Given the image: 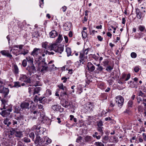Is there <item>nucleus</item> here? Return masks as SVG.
<instances>
[{
  "label": "nucleus",
  "instance_id": "14",
  "mask_svg": "<svg viewBox=\"0 0 146 146\" xmlns=\"http://www.w3.org/2000/svg\"><path fill=\"white\" fill-rule=\"evenodd\" d=\"M41 50L39 48H35L31 53V55L34 56H37L40 53Z\"/></svg>",
  "mask_w": 146,
  "mask_h": 146
},
{
  "label": "nucleus",
  "instance_id": "32",
  "mask_svg": "<svg viewBox=\"0 0 146 146\" xmlns=\"http://www.w3.org/2000/svg\"><path fill=\"white\" fill-rule=\"evenodd\" d=\"M62 39L63 37L62 36V35L60 34L59 35L58 38L56 40V42L59 43H60L62 41Z\"/></svg>",
  "mask_w": 146,
  "mask_h": 146
},
{
  "label": "nucleus",
  "instance_id": "46",
  "mask_svg": "<svg viewBox=\"0 0 146 146\" xmlns=\"http://www.w3.org/2000/svg\"><path fill=\"white\" fill-rule=\"evenodd\" d=\"M24 141L26 143H29L30 142V139L27 137H25L23 139Z\"/></svg>",
  "mask_w": 146,
  "mask_h": 146
},
{
  "label": "nucleus",
  "instance_id": "49",
  "mask_svg": "<svg viewBox=\"0 0 146 146\" xmlns=\"http://www.w3.org/2000/svg\"><path fill=\"white\" fill-rule=\"evenodd\" d=\"M67 91H63L60 93V96L61 97H63L65 95H67Z\"/></svg>",
  "mask_w": 146,
  "mask_h": 146
},
{
  "label": "nucleus",
  "instance_id": "38",
  "mask_svg": "<svg viewBox=\"0 0 146 146\" xmlns=\"http://www.w3.org/2000/svg\"><path fill=\"white\" fill-rule=\"evenodd\" d=\"M82 37L83 38H85L87 36V34L86 31H82Z\"/></svg>",
  "mask_w": 146,
  "mask_h": 146
},
{
  "label": "nucleus",
  "instance_id": "55",
  "mask_svg": "<svg viewBox=\"0 0 146 146\" xmlns=\"http://www.w3.org/2000/svg\"><path fill=\"white\" fill-rule=\"evenodd\" d=\"M92 57L95 60H97L98 59V57L95 54H92Z\"/></svg>",
  "mask_w": 146,
  "mask_h": 146
},
{
  "label": "nucleus",
  "instance_id": "62",
  "mask_svg": "<svg viewBox=\"0 0 146 146\" xmlns=\"http://www.w3.org/2000/svg\"><path fill=\"white\" fill-rule=\"evenodd\" d=\"M142 136L143 137V139L145 141H146V134L145 133H143Z\"/></svg>",
  "mask_w": 146,
  "mask_h": 146
},
{
  "label": "nucleus",
  "instance_id": "18",
  "mask_svg": "<svg viewBox=\"0 0 146 146\" xmlns=\"http://www.w3.org/2000/svg\"><path fill=\"white\" fill-rule=\"evenodd\" d=\"M131 77V75L130 74H128L127 75L125 74H122L121 79L123 81H127L129 80Z\"/></svg>",
  "mask_w": 146,
  "mask_h": 146
},
{
  "label": "nucleus",
  "instance_id": "21",
  "mask_svg": "<svg viewBox=\"0 0 146 146\" xmlns=\"http://www.w3.org/2000/svg\"><path fill=\"white\" fill-rule=\"evenodd\" d=\"M7 110L9 112L7 111V110H3L0 113V114L4 117H5L7 115H8L10 114L9 112H11L12 110Z\"/></svg>",
  "mask_w": 146,
  "mask_h": 146
},
{
  "label": "nucleus",
  "instance_id": "28",
  "mask_svg": "<svg viewBox=\"0 0 146 146\" xmlns=\"http://www.w3.org/2000/svg\"><path fill=\"white\" fill-rule=\"evenodd\" d=\"M133 102L132 100H129L127 103V108L129 109H131L133 106Z\"/></svg>",
  "mask_w": 146,
  "mask_h": 146
},
{
  "label": "nucleus",
  "instance_id": "39",
  "mask_svg": "<svg viewBox=\"0 0 146 146\" xmlns=\"http://www.w3.org/2000/svg\"><path fill=\"white\" fill-rule=\"evenodd\" d=\"M104 69V68L102 66H99V67H97L96 69V71H97L99 73L100 72L102 71Z\"/></svg>",
  "mask_w": 146,
  "mask_h": 146
},
{
  "label": "nucleus",
  "instance_id": "43",
  "mask_svg": "<svg viewBox=\"0 0 146 146\" xmlns=\"http://www.w3.org/2000/svg\"><path fill=\"white\" fill-rule=\"evenodd\" d=\"M34 84H33L34 86H36L40 85V82L38 81H33Z\"/></svg>",
  "mask_w": 146,
  "mask_h": 146
},
{
  "label": "nucleus",
  "instance_id": "27",
  "mask_svg": "<svg viewBox=\"0 0 146 146\" xmlns=\"http://www.w3.org/2000/svg\"><path fill=\"white\" fill-rule=\"evenodd\" d=\"M13 72L15 74H17L19 72V70L16 64H14L13 66Z\"/></svg>",
  "mask_w": 146,
  "mask_h": 146
},
{
  "label": "nucleus",
  "instance_id": "16",
  "mask_svg": "<svg viewBox=\"0 0 146 146\" xmlns=\"http://www.w3.org/2000/svg\"><path fill=\"white\" fill-rule=\"evenodd\" d=\"M84 141L89 143H91L93 138L91 136L88 135L84 136Z\"/></svg>",
  "mask_w": 146,
  "mask_h": 146
},
{
  "label": "nucleus",
  "instance_id": "36",
  "mask_svg": "<svg viewBox=\"0 0 146 146\" xmlns=\"http://www.w3.org/2000/svg\"><path fill=\"white\" fill-rule=\"evenodd\" d=\"M103 65L104 66H106L109 64V61L108 59H106L104 60L103 62Z\"/></svg>",
  "mask_w": 146,
  "mask_h": 146
},
{
  "label": "nucleus",
  "instance_id": "24",
  "mask_svg": "<svg viewBox=\"0 0 146 146\" xmlns=\"http://www.w3.org/2000/svg\"><path fill=\"white\" fill-rule=\"evenodd\" d=\"M104 83L103 82H99L98 83L97 86L102 90H104Z\"/></svg>",
  "mask_w": 146,
  "mask_h": 146
},
{
  "label": "nucleus",
  "instance_id": "33",
  "mask_svg": "<svg viewBox=\"0 0 146 146\" xmlns=\"http://www.w3.org/2000/svg\"><path fill=\"white\" fill-rule=\"evenodd\" d=\"M52 110H60L61 109V106L58 104L53 105L52 106Z\"/></svg>",
  "mask_w": 146,
  "mask_h": 146
},
{
  "label": "nucleus",
  "instance_id": "52",
  "mask_svg": "<svg viewBox=\"0 0 146 146\" xmlns=\"http://www.w3.org/2000/svg\"><path fill=\"white\" fill-rule=\"evenodd\" d=\"M139 70L140 68L138 66H135L134 69V71L135 72H138L139 71Z\"/></svg>",
  "mask_w": 146,
  "mask_h": 146
},
{
  "label": "nucleus",
  "instance_id": "48",
  "mask_svg": "<svg viewBox=\"0 0 146 146\" xmlns=\"http://www.w3.org/2000/svg\"><path fill=\"white\" fill-rule=\"evenodd\" d=\"M113 67L110 66H108L106 68V70L108 71H110L113 69Z\"/></svg>",
  "mask_w": 146,
  "mask_h": 146
},
{
  "label": "nucleus",
  "instance_id": "34",
  "mask_svg": "<svg viewBox=\"0 0 146 146\" xmlns=\"http://www.w3.org/2000/svg\"><path fill=\"white\" fill-rule=\"evenodd\" d=\"M108 137L107 136L105 135L103 138L102 140V141L104 143H106L108 141Z\"/></svg>",
  "mask_w": 146,
  "mask_h": 146
},
{
  "label": "nucleus",
  "instance_id": "51",
  "mask_svg": "<svg viewBox=\"0 0 146 146\" xmlns=\"http://www.w3.org/2000/svg\"><path fill=\"white\" fill-rule=\"evenodd\" d=\"M1 106H2L3 107V108H1L0 110H3V109H4V110H11V109L7 108H5V105L4 103H2Z\"/></svg>",
  "mask_w": 146,
  "mask_h": 146
},
{
  "label": "nucleus",
  "instance_id": "2",
  "mask_svg": "<svg viewBox=\"0 0 146 146\" xmlns=\"http://www.w3.org/2000/svg\"><path fill=\"white\" fill-rule=\"evenodd\" d=\"M31 113L32 115H34V119H36L38 115H40V117L38 118L41 121V123H44L46 122L47 119V117L45 116V113L42 112V113L40 111L38 110H32Z\"/></svg>",
  "mask_w": 146,
  "mask_h": 146
},
{
  "label": "nucleus",
  "instance_id": "57",
  "mask_svg": "<svg viewBox=\"0 0 146 146\" xmlns=\"http://www.w3.org/2000/svg\"><path fill=\"white\" fill-rule=\"evenodd\" d=\"M27 83H29V84L28 85V86H34L33 85V84H34L33 81L32 82L31 81V79H30V82Z\"/></svg>",
  "mask_w": 146,
  "mask_h": 146
},
{
  "label": "nucleus",
  "instance_id": "20",
  "mask_svg": "<svg viewBox=\"0 0 146 146\" xmlns=\"http://www.w3.org/2000/svg\"><path fill=\"white\" fill-rule=\"evenodd\" d=\"M128 84H130V86L131 87L136 88L137 87L138 83L136 82L130 81L128 82Z\"/></svg>",
  "mask_w": 146,
  "mask_h": 146
},
{
  "label": "nucleus",
  "instance_id": "40",
  "mask_svg": "<svg viewBox=\"0 0 146 146\" xmlns=\"http://www.w3.org/2000/svg\"><path fill=\"white\" fill-rule=\"evenodd\" d=\"M100 98L102 100L106 99L107 98V96L106 94H103L100 95Z\"/></svg>",
  "mask_w": 146,
  "mask_h": 146
},
{
  "label": "nucleus",
  "instance_id": "42",
  "mask_svg": "<svg viewBox=\"0 0 146 146\" xmlns=\"http://www.w3.org/2000/svg\"><path fill=\"white\" fill-rule=\"evenodd\" d=\"M138 96H141L143 98L145 97L146 95L145 94L143 93L141 91H140L138 93Z\"/></svg>",
  "mask_w": 146,
  "mask_h": 146
},
{
  "label": "nucleus",
  "instance_id": "8",
  "mask_svg": "<svg viewBox=\"0 0 146 146\" xmlns=\"http://www.w3.org/2000/svg\"><path fill=\"white\" fill-rule=\"evenodd\" d=\"M32 129L33 130H35L36 133L38 135H41L43 134L44 132L43 128L40 127H38L36 125H34L32 128Z\"/></svg>",
  "mask_w": 146,
  "mask_h": 146
},
{
  "label": "nucleus",
  "instance_id": "35",
  "mask_svg": "<svg viewBox=\"0 0 146 146\" xmlns=\"http://www.w3.org/2000/svg\"><path fill=\"white\" fill-rule=\"evenodd\" d=\"M138 29L139 31L142 32L146 31V29L145 27L143 26L140 25L138 27Z\"/></svg>",
  "mask_w": 146,
  "mask_h": 146
},
{
  "label": "nucleus",
  "instance_id": "50",
  "mask_svg": "<svg viewBox=\"0 0 146 146\" xmlns=\"http://www.w3.org/2000/svg\"><path fill=\"white\" fill-rule=\"evenodd\" d=\"M95 145L97 146H104V144L101 142H96Z\"/></svg>",
  "mask_w": 146,
  "mask_h": 146
},
{
  "label": "nucleus",
  "instance_id": "60",
  "mask_svg": "<svg viewBox=\"0 0 146 146\" xmlns=\"http://www.w3.org/2000/svg\"><path fill=\"white\" fill-rule=\"evenodd\" d=\"M113 139L115 143H117L118 141L117 137L115 136H114L113 137Z\"/></svg>",
  "mask_w": 146,
  "mask_h": 146
},
{
  "label": "nucleus",
  "instance_id": "6",
  "mask_svg": "<svg viewBox=\"0 0 146 146\" xmlns=\"http://www.w3.org/2000/svg\"><path fill=\"white\" fill-rule=\"evenodd\" d=\"M96 123L97 126V130L99 132V134L102 135L104 134L103 131L104 128L103 127V122L101 120H100L97 121Z\"/></svg>",
  "mask_w": 146,
  "mask_h": 146
},
{
  "label": "nucleus",
  "instance_id": "45",
  "mask_svg": "<svg viewBox=\"0 0 146 146\" xmlns=\"http://www.w3.org/2000/svg\"><path fill=\"white\" fill-rule=\"evenodd\" d=\"M131 56L132 58H135L137 56L136 53L135 52H132L131 54Z\"/></svg>",
  "mask_w": 146,
  "mask_h": 146
},
{
  "label": "nucleus",
  "instance_id": "4",
  "mask_svg": "<svg viewBox=\"0 0 146 146\" xmlns=\"http://www.w3.org/2000/svg\"><path fill=\"white\" fill-rule=\"evenodd\" d=\"M89 48H88L85 49H83L80 52L79 57L81 60H80V62L82 61H84V59L87 58V55L88 54Z\"/></svg>",
  "mask_w": 146,
  "mask_h": 146
},
{
  "label": "nucleus",
  "instance_id": "53",
  "mask_svg": "<svg viewBox=\"0 0 146 146\" xmlns=\"http://www.w3.org/2000/svg\"><path fill=\"white\" fill-rule=\"evenodd\" d=\"M82 137L81 136H79L78 137L76 140V142L79 143L80 142L81 140L82 139Z\"/></svg>",
  "mask_w": 146,
  "mask_h": 146
},
{
  "label": "nucleus",
  "instance_id": "41",
  "mask_svg": "<svg viewBox=\"0 0 146 146\" xmlns=\"http://www.w3.org/2000/svg\"><path fill=\"white\" fill-rule=\"evenodd\" d=\"M66 51L67 52V55L69 56L71 55V52L70 48H67L66 49Z\"/></svg>",
  "mask_w": 146,
  "mask_h": 146
},
{
  "label": "nucleus",
  "instance_id": "47",
  "mask_svg": "<svg viewBox=\"0 0 146 146\" xmlns=\"http://www.w3.org/2000/svg\"><path fill=\"white\" fill-rule=\"evenodd\" d=\"M29 137L33 140H34L35 137V134L34 132H31L29 134Z\"/></svg>",
  "mask_w": 146,
  "mask_h": 146
},
{
  "label": "nucleus",
  "instance_id": "7",
  "mask_svg": "<svg viewBox=\"0 0 146 146\" xmlns=\"http://www.w3.org/2000/svg\"><path fill=\"white\" fill-rule=\"evenodd\" d=\"M41 90V88L40 87H36L35 88L29 87L28 88L29 92V94H33V95L38 93Z\"/></svg>",
  "mask_w": 146,
  "mask_h": 146
},
{
  "label": "nucleus",
  "instance_id": "3",
  "mask_svg": "<svg viewBox=\"0 0 146 146\" xmlns=\"http://www.w3.org/2000/svg\"><path fill=\"white\" fill-rule=\"evenodd\" d=\"M12 50V53L16 56L20 54L23 55L25 56L29 52V50L26 49H23V50H21L12 48L10 50V52H11Z\"/></svg>",
  "mask_w": 146,
  "mask_h": 146
},
{
  "label": "nucleus",
  "instance_id": "63",
  "mask_svg": "<svg viewBox=\"0 0 146 146\" xmlns=\"http://www.w3.org/2000/svg\"><path fill=\"white\" fill-rule=\"evenodd\" d=\"M97 38L98 39V40L100 41H102V39H103V38L101 37V36H100V35H98L97 36Z\"/></svg>",
  "mask_w": 146,
  "mask_h": 146
},
{
  "label": "nucleus",
  "instance_id": "59",
  "mask_svg": "<svg viewBox=\"0 0 146 146\" xmlns=\"http://www.w3.org/2000/svg\"><path fill=\"white\" fill-rule=\"evenodd\" d=\"M4 88L2 86H1L0 87V93H3V90Z\"/></svg>",
  "mask_w": 146,
  "mask_h": 146
},
{
  "label": "nucleus",
  "instance_id": "64",
  "mask_svg": "<svg viewBox=\"0 0 146 146\" xmlns=\"http://www.w3.org/2000/svg\"><path fill=\"white\" fill-rule=\"evenodd\" d=\"M9 121L8 119L7 118H6L4 120L3 123L5 125H7V122Z\"/></svg>",
  "mask_w": 146,
  "mask_h": 146
},
{
  "label": "nucleus",
  "instance_id": "17",
  "mask_svg": "<svg viewBox=\"0 0 146 146\" xmlns=\"http://www.w3.org/2000/svg\"><path fill=\"white\" fill-rule=\"evenodd\" d=\"M20 107L22 109H29V103L23 102L21 104Z\"/></svg>",
  "mask_w": 146,
  "mask_h": 146
},
{
  "label": "nucleus",
  "instance_id": "58",
  "mask_svg": "<svg viewBox=\"0 0 146 146\" xmlns=\"http://www.w3.org/2000/svg\"><path fill=\"white\" fill-rule=\"evenodd\" d=\"M67 78L65 77H63L62 78H61V80H63V83H65L67 80Z\"/></svg>",
  "mask_w": 146,
  "mask_h": 146
},
{
  "label": "nucleus",
  "instance_id": "23",
  "mask_svg": "<svg viewBox=\"0 0 146 146\" xmlns=\"http://www.w3.org/2000/svg\"><path fill=\"white\" fill-rule=\"evenodd\" d=\"M9 92V90L7 88H4L3 93V94L4 98L6 97Z\"/></svg>",
  "mask_w": 146,
  "mask_h": 146
},
{
  "label": "nucleus",
  "instance_id": "61",
  "mask_svg": "<svg viewBox=\"0 0 146 146\" xmlns=\"http://www.w3.org/2000/svg\"><path fill=\"white\" fill-rule=\"evenodd\" d=\"M108 112H109V111H108L107 112H106V111H105L103 110V111H102L101 115L102 116H103V115H104L105 116H106V115L107 113Z\"/></svg>",
  "mask_w": 146,
  "mask_h": 146
},
{
  "label": "nucleus",
  "instance_id": "12",
  "mask_svg": "<svg viewBox=\"0 0 146 146\" xmlns=\"http://www.w3.org/2000/svg\"><path fill=\"white\" fill-rule=\"evenodd\" d=\"M19 80L26 83L30 82V79L25 75L21 74L19 78Z\"/></svg>",
  "mask_w": 146,
  "mask_h": 146
},
{
  "label": "nucleus",
  "instance_id": "22",
  "mask_svg": "<svg viewBox=\"0 0 146 146\" xmlns=\"http://www.w3.org/2000/svg\"><path fill=\"white\" fill-rule=\"evenodd\" d=\"M49 35L50 37L54 38L58 35V33L56 31L53 30L49 33Z\"/></svg>",
  "mask_w": 146,
  "mask_h": 146
},
{
  "label": "nucleus",
  "instance_id": "11",
  "mask_svg": "<svg viewBox=\"0 0 146 146\" xmlns=\"http://www.w3.org/2000/svg\"><path fill=\"white\" fill-rule=\"evenodd\" d=\"M39 63L40 65H42V67L41 70V71L43 72L46 71L48 68V67L46 66L47 64L45 62L44 60L43 59L42 61L40 62Z\"/></svg>",
  "mask_w": 146,
  "mask_h": 146
},
{
  "label": "nucleus",
  "instance_id": "15",
  "mask_svg": "<svg viewBox=\"0 0 146 146\" xmlns=\"http://www.w3.org/2000/svg\"><path fill=\"white\" fill-rule=\"evenodd\" d=\"M0 53L3 56L9 57L11 59L12 56V55L10 54L8 50H3L1 51Z\"/></svg>",
  "mask_w": 146,
  "mask_h": 146
},
{
  "label": "nucleus",
  "instance_id": "30",
  "mask_svg": "<svg viewBox=\"0 0 146 146\" xmlns=\"http://www.w3.org/2000/svg\"><path fill=\"white\" fill-rule=\"evenodd\" d=\"M14 85L13 86V87L16 88H18L21 87V85L19 81L14 82H13Z\"/></svg>",
  "mask_w": 146,
  "mask_h": 146
},
{
  "label": "nucleus",
  "instance_id": "1",
  "mask_svg": "<svg viewBox=\"0 0 146 146\" xmlns=\"http://www.w3.org/2000/svg\"><path fill=\"white\" fill-rule=\"evenodd\" d=\"M42 46L46 49L50 50H53L56 52L61 54L63 51V47L59 46L56 44H51L47 42H43Z\"/></svg>",
  "mask_w": 146,
  "mask_h": 146
},
{
  "label": "nucleus",
  "instance_id": "54",
  "mask_svg": "<svg viewBox=\"0 0 146 146\" xmlns=\"http://www.w3.org/2000/svg\"><path fill=\"white\" fill-rule=\"evenodd\" d=\"M142 99L141 98L140 96H138L137 98V102L138 104L140 103L141 102H142Z\"/></svg>",
  "mask_w": 146,
  "mask_h": 146
},
{
  "label": "nucleus",
  "instance_id": "56",
  "mask_svg": "<svg viewBox=\"0 0 146 146\" xmlns=\"http://www.w3.org/2000/svg\"><path fill=\"white\" fill-rule=\"evenodd\" d=\"M67 9V7L66 6H64L62 7L61 9L62 10L63 12H65Z\"/></svg>",
  "mask_w": 146,
  "mask_h": 146
},
{
  "label": "nucleus",
  "instance_id": "13",
  "mask_svg": "<svg viewBox=\"0 0 146 146\" xmlns=\"http://www.w3.org/2000/svg\"><path fill=\"white\" fill-rule=\"evenodd\" d=\"M87 67L89 72H93L95 69V66L91 62L87 63Z\"/></svg>",
  "mask_w": 146,
  "mask_h": 146
},
{
  "label": "nucleus",
  "instance_id": "5",
  "mask_svg": "<svg viewBox=\"0 0 146 146\" xmlns=\"http://www.w3.org/2000/svg\"><path fill=\"white\" fill-rule=\"evenodd\" d=\"M115 101L118 107H119V108H121L123 103L124 99L121 96H118L115 97Z\"/></svg>",
  "mask_w": 146,
  "mask_h": 146
},
{
  "label": "nucleus",
  "instance_id": "37",
  "mask_svg": "<svg viewBox=\"0 0 146 146\" xmlns=\"http://www.w3.org/2000/svg\"><path fill=\"white\" fill-rule=\"evenodd\" d=\"M51 94L52 92L51 90L49 89H47L46 91L45 95L46 97H48L51 95Z\"/></svg>",
  "mask_w": 146,
  "mask_h": 146
},
{
  "label": "nucleus",
  "instance_id": "9",
  "mask_svg": "<svg viewBox=\"0 0 146 146\" xmlns=\"http://www.w3.org/2000/svg\"><path fill=\"white\" fill-rule=\"evenodd\" d=\"M44 141V139H41L39 135H36L35 143L36 144H37V146H41Z\"/></svg>",
  "mask_w": 146,
  "mask_h": 146
},
{
  "label": "nucleus",
  "instance_id": "19",
  "mask_svg": "<svg viewBox=\"0 0 146 146\" xmlns=\"http://www.w3.org/2000/svg\"><path fill=\"white\" fill-rule=\"evenodd\" d=\"M94 106V104L93 103L88 102L86 104L85 109L86 110H88V109L92 110Z\"/></svg>",
  "mask_w": 146,
  "mask_h": 146
},
{
  "label": "nucleus",
  "instance_id": "10",
  "mask_svg": "<svg viewBox=\"0 0 146 146\" xmlns=\"http://www.w3.org/2000/svg\"><path fill=\"white\" fill-rule=\"evenodd\" d=\"M26 70H28L30 74L34 73L36 71V70L34 64L29 65L26 68Z\"/></svg>",
  "mask_w": 146,
  "mask_h": 146
},
{
  "label": "nucleus",
  "instance_id": "44",
  "mask_svg": "<svg viewBox=\"0 0 146 146\" xmlns=\"http://www.w3.org/2000/svg\"><path fill=\"white\" fill-rule=\"evenodd\" d=\"M27 64V61L26 59L24 60L22 62V65L24 67H26Z\"/></svg>",
  "mask_w": 146,
  "mask_h": 146
},
{
  "label": "nucleus",
  "instance_id": "31",
  "mask_svg": "<svg viewBox=\"0 0 146 146\" xmlns=\"http://www.w3.org/2000/svg\"><path fill=\"white\" fill-rule=\"evenodd\" d=\"M44 141H45L47 145L50 144L52 142V140L51 139L46 136L44 137Z\"/></svg>",
  "mask_w": 146,
  "mask_h": 146
},
{
  "label": "nucleus",
  "instance_id": "26",
  "mask_svg": "<svg viewBox=\"0 0 146 146\" xmlns=\"http://www.w3.org/2000/svg\"><path fill=\"white\" fill-rule=\"evenodd\" d=\"M22 132L20 131H16L15 132V136L19 138H21L23 137V135Z\"/></svg>",
  "mask_w": 146,
  "mask_h": 146
},
{
  "label": "nucleus",
  "instance_id": "25",
  "mask_svg": "<svg viewBox=\"0 0 146 146\" xmlns=\"http://www.w3.org/2000/svg\"><path fill=\"white\" fill-rule=\"evenodd\" d=\"M26 60H27V61H28L29 64H30V65L33 64V58L29 56L26 58Z\"/></svg>",
  "mask_w": 146,
  "mask_h": 146
},
{
  "label": "nucleus",
  "instance_id": "29",
  "mask_svg": "<svg viewBox=\"0 0 146 146\" xmlns=\"http://www.w3.org/2000/svg\"><path fill=\"white\" fill-rule=\"evenodd\" d=\"M136 13L137 14V17L140 19L142 17V13L140 12L139 9H137L136 10Z\"/></svg>",
  "mask_w": 146,
  "mask_h": 146
}]
</instances>
